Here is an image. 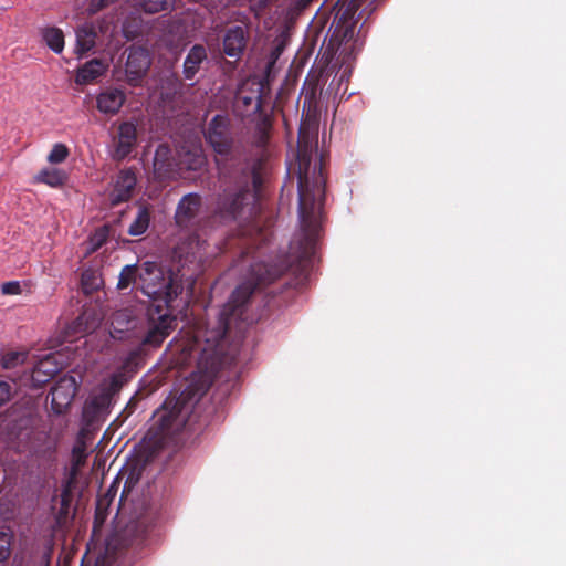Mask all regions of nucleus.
Segmentation results:
<instances>
[{
	"label": "nucleus",
	"instance_id": "20",
	"mask_svg": "<svg viewBox=\"0 0 566 566\" xmlns=\"http://www.w3.org/2000/svg\"><path fill=\"white\" fill-rule=\"evenodd\" d=\"M234 105L241 116H247L250 113L260 114L262 107L261 87L249 95L241 90L235 97Z\"/></svg>",
	"mask_w": 566,
	"mask_h": 566
},
{
	"label": "nucleus",
	"instance_id": "5",
	"mask_svg": "<svg viewBox=\"0 0 566 566\" xmlns=\"http://www.w3.org/2000/svg\"><path fill=\"white\" fill-rule=\"evenodd\" d=\"M338 40V57L342 59V67L344 71L340 76V81L348 76L350 73V65L357 53L363 48V41L356 35V21H349L345 19V14H342L335 27L332 41Z\"/></svg>",
	"mask_w": 566,
	"mask_h": 566
},
{
	"label": "nucleus",
	"instance_id": "24",
	"mask_svg": "<svg viewBox=\"0 0 566 566\" xmlns=\"http://www.w3.org/2000/svg\"><path fill=\"white\" fill-rule=\"evenodd\" d=\"M42 38L46 45L55 53L64 49V34L59 28L50 27L42 31Z\"/></svg>",
	"mask_w": 566,
	"mask_h": 566
},
{
	"label": "nucleus",
	"instance_id": "6",
	"mask_svg": "<svg viewBox=\"0 0 566 566\" xmlns=\"http://www.w3.org/2000/svg\"><path fill=\"white\" fill-rule=\"evenodd\" d=\"M76 481L63 478L60 488H55L50 500V513L53 516V531L66 526L74 517L76 507L72 506Z\"/></svg>",
	"mask_w": 566,
	"mask_h": 566
},
{
	"label": "nucleus",
	"instance_id": "33",
	"mask_svg": "<svg viewBox=\"0 0 566 566\" xmlns=\"http://www.w3.org/2000/svg\"><path fill=\"white\" fill-rule=\"evenodd\" d=\"M170 154V149L168 146L166 145H159L158 148L156 149V153H155V158H154V166H155V169L158 170V171H164V172H171L172 169L169 168L170 164H167L166 165V159L168 158Z\"/></svg>",
	"mask_w": 566,
	"mask_h": 566
},
{
	"label": "nucleus",
	"instance_id": "29",
	"mask_svg": "<svg viewBox=\"0 0 566 566\" xmlns=\"http://www.w3.org/2000/svg\"><path fill=\"white\" fill-rule=\"evenodd\" d=\"M271 126L270 117L260 114L259 122L255 126V143L258 146L263 147L266 145Z\"/></svg>",
	"mask_w": 566,
	"mask_h": 566
},
{
	"label": "nucleus",
	"instance_id": "43",
	"mask_svg": "<svg viewBox=\"0 0 566 566\" xmlns=\"http://www.w3.org/2000/svg\"><path fill=\"white\" fill-rule=\"evenodd\" d=\"M137 481L138 476L134 478L133 475H130L125 482L123 493L128 492Z\"/></svg>",
	"mask_w": 566,
	"mask_h": 566
},
{
	"label": "nucleus",
	"instance_id": "7",
	"mask_svg": "<svg viewBox=\"0 0 566 566\" xmlns=\"http://www.w3.org/2000/svg\"><path fill=\"white\" fill-rule=\"evenodd\" d=\"M118 388L119 378L117 375H112L107 387L102 388L96 395H93L85 401L82 411V420L85 427L99 421L108 412L112 396Z\"/></svg>",
	"mask_w": 566,
	"mask_h": 566
},
{
	"label": "nucleus",
	"instance_id": "10",
	"mask_svg": "<svg viewBox=\"0 0 566 566\" xmlns=\"http://www.w3.org/2000/svg\"><path fill=\"white\" fill-rule=\"evenodd\" d=\"M148 51L142 46H130L126 61V76L130 85H137L150 66Z\"/></svg>",
	"mask_w": 566,
	"mask_h": 566
},
{
	"label": "nucleus",
	"instance_id": "46",
	"mask_svg": "<svg viewBox=\"0 0 566 566\" xmlns=\"http://www.w3.org/2000/svg\"><path fill=\"white\" fill-rule=\"evenodd\" d=\"M302 2L307 7L311 2L310 0H302Z\"/></svg>",
	"mask_w": 566,
	"mask_h": 566
},
{
	"label": "nucleus",
	"instance_id": "8",
	"mask_svg": "<svg viewBox=\"0 0 566 566\" xmlns=\"http://www.w3.org/2000/svg\"><path fill=\"white\" fill-rule=\"evenodd\" d=\"M206 139L219 155H228L232 148L230 119L224 115H216L209 123Z\"/></svg>",
	"mask_w": 566,
	"mask_h": 566
},
{
	"label": "nucleus",
	"instance_id": "17",
	"mask_svg": "<svg viewBox=\"0 0 566 566\" xmlns=\"http://www.w3.org/2000/svg\"><path fill=\"white\" fill-rule=\"evenodd\" d=\"M85 433L86 429L83 427L77 437L76 441L72 449V462L71 467L67 469L65 476L66 479L73 480L77 482V476L81 468L85 464L87 459V447L85 442Z\"/></svg>",
	"mask_w": 566,
	"mask_h": 566
},
{
	"label": "nucleus",
	"instance_id": "40",
	"mask_svg": "<svg viewBox=\"0 0 566 566\" xmlns=\"http://www.w3.org/2000/svg\"><path fill=\"white\" fill-rule=\"evenodd\" d=\"M306 6L302 2V0H293L289 4V11L292 13H297L304 10Z\"/></svg>",
	"mask_w": 566,
	"mask_h": 566
},
{
	"label": "nucleus",
	"instance_id": "45",
	"mask_svg": "<svg viewBox=\"0 0 566 566\" xmlns=\"http://www.w3.org/2000/svg\"><path fill=\"white\" fill-rule=\"evenodd\" d=\"M347 12H350V9H347V11H346V12H344L343 14H345V19H346V20L352 21V19H347Z\"/></svg>",
	"mask_w": 566,
	"mask_h": 566
},
{
	"label": "nucleus",
	"instance_id": "12",
	"mask_svg": "<svg viewBox=\"0 0 566 566\" xmlns=\"http://www.w3.org/2000/svg\"><path fill=\"white\" fill-rule=\"evenodd\" d=\"M137 184V176L133 168L122 169L114 182L111 193L113 206L128 201L133 197L134 189Z\"/></svg>",
	"mask_w": 566,
	"mask_h": 566
},
{
	"label": "nucleus",
	"instance_id": "39",
	"mask_svg": "<svg viewBox=\"0 0 566 566\" xmlns=\"http://www.w3.org/2000/svg\"><path fill=\"white\" fill-rule=\"evenodd\" d=\"M193 283H195V281H193V280L188 281V283H187V289H188V291H187V293H186L185 297H184V296H181V298H180V302L182 303L181 308H184V307H186V306H187V304H188V302H189L190 297L192 296Z\"/></svg>",
	"mask_w": 566,
	"mask_h": 566
},
{
	"label": "nucleus",
	"instance_id": "34",
	"mask_svg": "<svg viewBox=\"0 0 566 566\" xmlns=\"http://www.w3.org/2000/svg\"><path fill=\"white\" fill-rule=\"evenodd\" d=\"M112 326L116 333L129 329L133 326V321L130 319L128 311L116 312L113 316Z\"/></svg>",
	"mask_w": 566,
	"mask_h": 566
},
{
	"label": "nucleus",
	"instance_id": "26",
	"mask_svg": "<svg viewBox=\"0 0 566 566\" xmlns=\"http://www.w3.org/2000/svg\"><path fill=\"white\" fill-rule=\"evenodd\" d=\"M99 324V319L87 311L83 312L73 323L76 333L88 334Z\"/></svg>",
	"mask_w": 566,
	"mask_h": 566
},
{
	"label": "nucleus",
	"instance_id": "32",
	"mask_svg": "<svg viewBox=\"0 0 566 566\" xmlns=\"http://www.w3.org/2000/svg\"><path fill=\"white\" fill-rule=\"evenodd\" d=\"M28 358L27 352L10 350L3 354L1 365L6 369H11L23 364Z\"/></svg>",
	"mask_w": 566,
	"mask_h": 566
},
{
	"label": "nucleus",
	"instance_id": "41",
	"mask_svg": "<svg viewBox=\"0 0 566 566\" xmlns=\"http://www.w3.org/2000/svg\"><path fill=\"white\" fill-rule=\"evenodd\" d=\"M139 32L140 31L137 29L132 30L130 24L127 21L123 24V33L128 40L134 39Z\"/></svg>",
	"mask_w": 566,
	"mask_h": 566
},
{
	"label": "nucleus",
	"instance_id": "3",
	"mask_svg": "<svg viewBox=\"0 0 566 566\" xmlns=\"http://www.w3.org/2000/svg\"><path fill=\"white\" fill-rule=\"evenodd\" d=\"M323 159L313 165L305 150L298 154V218L300 231L293 241L302 259L315 255L322 231L325 203Z\"/></svg>",
	"mask_w": 566,
	"mask_h": 566
},
{
	"label": "nucleus",
	"instance_id": "15",
	"mask_svg": "<svg viewBox=\"0 0 566 566\" xmlns=\"http://www.w3.org/2000/svg\"><path fill=\"white\" fill-rule=\"evenodd\" d=\"M206 165V157L199 143H193L189 147H181L178 151V169L199 170Z\"/></svg>",
	"mask_w": 566,
	"mask_h": 566
},
{
	"label": "nucleus",
	"instance_id": "2",
	"mask_svg": "<svg viewBox=\"0 0 566 566\" xmlns=\"http://www.w3.org/2000/svg\"><path fill=\"white\" fill-rule=\"evenodd\" d=\"M138 287L153 300L147 308V332L142 340L145 347L157 348L177 327L175 302L182 294L184 286L172 275L165 273L156 262H144L138 270Z\"/></svg>",
	"mask_w": 566,
	"mask_h": 566
},
{
	"label": "nucleus",
	"instance_id": "35",
	"mask_svg": "<svg viewBox=\"0 0 566 566\" xmlns=\"http://www.w3.org/2000/svg\"><path fill=\"white\" fill-rule=\"evenodd\" d=\"M12 533L9 530L0 531V563L6 562L11 554Z\"/></svg>",
	"mask_w": 566,
	"mask_h": 566
},
{
	"label": "nucleus",
	"instance_id": "38",
	"mask_svg": "<svg viewBox=\"0 0 566 566\" xmlns=\"http://www.w3.org/2000/svg\"><path fill=\"white\" fill-rule=\"evenodd\" d=\"M12 386L9 381L0 379V407L10 400Z\"/></svg>",
	"mask_w": 566,
	"mask_h": 566
},
{
	"label": "nucleus",
	"instance_id": "25",
	"mask_svg": "<svg viewBox=\"0 0 566 566\" xmlns=\"http://www.w3.org/2000/svg\"><path fill=\"white\" fill-rule=\"evenodd\" d=\"M150 222V214L147 208H140L135 220L128 228V233L130 235L137 237L144 234Z\"/></svg>",
	"mask_w": 566,
	"mask_h": 566
},
{
	"label": "nucleus",
	"instance_id": "22",
	"mask_svg": "<svg viewBox=\"0 0 566 566\" xmlns=\"http://www.w3.org/2000/svg\"><path fill=\"white\" fill-rule=\"evenodd\" d=\"M96 35L95 28L90 23H85L77 28L75 53L80 57L94 49Z\"/></svg>",
	"mask_w": 566,
	"mask_h": 566
},
{
	"label": "nucleus",
	"instance_id": "4",
	"mask_svg": "<svg viewBox=\"0 0 566 566\" xmlns=\"http://www.w3.org/2000/svg\"><path fill=\"white\" fill-rule=\"evenodd\" d=\"M261 177L256 167H244L219 196L217 213L224 221L237 220L250 213L258 199Z\"/></svg>",
	"mask_w": 566,
	"mask_h": 566
},
{
	"label": "nucleus",
	"instance_id": "23",
	"mask_svg": "<svg viewBox=\"0 0 566 566\" xmlns=\"http://www.w3.org/2000/svg\"><path fill=\"white\" fill-rule=\"evenodd\" d=\"M67 180V175L63 169L46 167L41 169L34 177L38 184H44L52 188L62 187Z\"/></svg>",
	"mask_w": 566,
	"mask_h": 566
},
{
	"label": "nucleus",
	"instance_id": "36",
	"mask_svg": "<svg viewBox=\"0 0 566 566\" xmlns=\"http://www.w3.org/2000/svg\"><path fill=\"white\" fill-rule=\"evenodd\" d=\"M82 286L86 293H90L92 290L96 289L99 284L98 277L95 275L93 271H84L82 273Z\"/></svg>",
	"mask_w": 566,
	"mask_h": 566
},
{
	"label": "nucleus",
	"instance_id": "9",
	"mask_svg": "<svg viewBox=\"0 0 566 566\" xmlns=\"http://www.w3.org/2000/svg\"><path fill=\"white\" fill-rule=\"evenodd\" d=\"M78 389L75 376L60 377L51 389V409L56 415L64 413L71 406Z\"/></svg>",
	"mask_w": 566,
	"mask_h": 566
},
{
	"label": "nucleus",
	"instance_id": "27",
	"mask_svg": "<svg viewBox=\"0 0 566 566\" xmlns=\"http://www.w3.org/2000/svg\"><path fill=\"white\" fill-rule=\"evenodd\" d=\"M176 0H140L138 7L146 13H158L174 8Z\"/></svg>",
	"mask_w": 566,
	"mask_h": 566
},
{
	"label": "nucleus",
	"instance_id": "31",
	"mask_svg": "<svg viewBox=\"0 0 566 566\" xmlns=\"http://www.w3.org/2000/svg\"><path fill=\"white\" fill-rule=\"evenodd\" d=\"M70 156V149L65 144L56 143L52 146L46 160L51 165H57L64 163Z\"/></svg>",
	"mask_w": 566,
	"mask_h": 566
},
{
	"label": "nucleus",
	"instance_id": "37",
	"mask_svg": "<svg viewBox=\"0 0 566 566\" xmlns=\"http://www.w3.org/2000/svg\"><path fill=\"white\" fill-rule=\"evenodd\" d=\"M1 293L4 295H19L22 293L21 283L19 281H9L2 283Z\"/></svg>",
	"mask_w": 566,
	"mask_h": 566
},
{
	"label": "nucleus",
	"instance_id": "19",
	"mask_svg": "<svg viewBox=\"0 0 566 566\" xmlns=\"http://www.w3.org/2000/svg\"><path fill=\"white\" fill-rule=\"evenodd\" d=\"M109 63L104 59H93L81 66L76 73L75 82L85 85L103 76L108 70Z\"/></svg>",
	"mask_w": 566,
	"mask_h": 566
},
{
	"label": "nucleus",
	"instance_id": "42",
	"mask_svg": "<svg viewBox=\"0 0 566 566\" xmlns=\"http://www.w3.org/2000/svg\"><path fill=\"white\" fill-rule=\"evenodd\" d=\"M114 0H92V3H91V7L94 9V10H99L106 6H108L111 2H113Z\"/></svg>",
	"mask_w": 566,
	"mask_h": 566
},
{
	"label": "nucleus",
	"instance_id": "16",
	"mask_svg": "<svg viewBox=\"0 0 566 566\" xmlns=\"http://www.w3.org/2000/svg\"><path fill=\"white\" fill-rule=\"evenodd\" d=\"M126 101L124 91L119 88H107L96 97L97 109L105 115H115L119 112Z\"/></svg>",
	"mask_w": 566,
	"mask_h": 566
},
{
	"label": "nucleus",
	"instance_id": "44",
	"mask_svg": "<svg viewBox=\"0 0 566 566\" xmlns=\"http://www.w3.org/2000/svg\"><path fill=\"white\" fill-rule=\"evenodd\" d=\"M374 1L375 0H371L370 4L374 3ZM366 3L369 4V0H353L350 8L354 9V10H357V9H359L360 7H363Z\"/></svg>",
	"mask_w": 566,
	"mask_h": 566
},
{
	"label": "nucleus",
	"instance_id": "1",
	"mask_svg": "<svg viewBox=\"0 0 566 566\" xmlns=\"http://www.w3.org/2000/svg\"><path fill=\"white\" fill-rule=\"evenodd\" d=\"M274 276L268 272L266 275H259L255 284L242 283L232 292L213 324L208 323L206 327L197 326L192 331L184 352L189 357H196L199 369L214 375L223 366L234 363L238 345H233L230 350L226 349L227 333L233 323L247 321V304L256 285L269 283Z\"/></svg>",
	"mask_w": 566,
	"mask_h": 566
},
{
	"label": "nucleus",
	"instance_id": "18",
	"mask_svg": "<svg viewBox=\"0 0 566 566\" xmlns=\"http://www.w3.org/2000/svg\"><path fill=\"white\" fill-rule=\"evenodd\" d=\"M245 44V32L242 27L235 25L227 30L223 39V51L229 57L239 59Z\"/></svg>",
	"mask_w": 566,
	"mask_h": 566
},
{
	"label": "nucleus",
	"instance_id": "14",
	"mask_svg": "<svg viewBox=\"0 0 566 566\" xmlns=\"http://www.w3.org/2000/svg\"><path fill=\"white\" fill-rule=\"evenodd\" d=\"M201 207V197L197 193H188L181 198L176 210V223L181 228H188Z\"/></svg>",
	"mask_w": 566,
	"mask_h": 566
},
{
	"label": "nucleus",
	"instance_id": "28",
	"mask_svg": "<svg viewBox=\"0 0 566 566\" xmlns=\"http://www.w3.org/2000/svg\"><path fill=\"white\" fill-rule=\"evenodd\" d=\"M138 270L136 264L125 265L119 274L117 289L126 290L130 286L132 283H136L138 285Z\"/></svg>",
	"mask_w": 566,
	"mask_h": 566
},
{
	"label": "nucleus",
	"instance_id": "30",
	"mask_svg": "<svg viewBox=\"0 0 566 566\" xmlns=\"http://www.w3.org/2000/svg\"><path fill=\"white\" fill-rule=\"evenodd\" d=\"M108 238V229L106 227H102L96 229L88 238L86 244V254L94 253L97 251Z\"/></svg>",
	"mask_w": 566,
	"mask_h": 566
},
{
	"label": "nucleus",
	"instance_id": "11",
	"mask_svg": "<svg viewBox=\"0 0 566 566\" xmlns=\"http://www.w3.org/2000/svg\"><path fill=\"white\" fill-rule=\"evenodd\" d=\"M137 145V126L133 122H123L118 126L113 158L123 160L128 157Z\"/></svg>",
	"mask_w": 566,
	"mask_h": 566
},
{
	"label": "nucleus",
	"instance_id": "47",
	"mask_svg": "<svg viewBox=\"0 0 566 566\" xmlns=\"http://www.w3.org/2000/svg\"><path fill=\"white\" fill-rule=\"evenodd\" d=\"M313 0H310V2H312Z\"/></svg>",
	"mask_w": 566,
	"mask_h": 566
},
{
	"label": "nucleus",
	"instance_id": "13",
	"mask_svg": "<svg viewBox=\"0 0 566 566\" xmlns=\"http://www.w3.org/2000/svg\"><path fill=\"white\" fill-rule=\"evenodd\" d=\"M61 368L62 364L57 361L55 354L45 355L32 369V385L34 387H41L46 384Z\"/></svg>",
	"mask_w": 566,
	"mask_h": 566
},
{
	"label": "nucleus",
	"instance_id": "21",
	"mask_svg": "<svg viewBox=\"0 0 566 566\" xmlns=\"http://www.w3.org/2000/svg\"><path fill=\"white\" fill-rule=\"evenodd\" d=\"M206 59L207 51L203 45L196 44L190 49L184 62V75L186 80L192 81L196 77L201 63Z\"/></svg>",
	"mask_w": 566,
	"mask_h": 566
}]
</instances>
